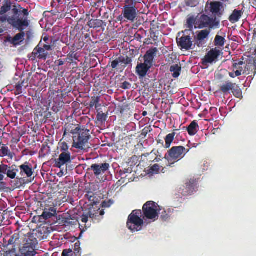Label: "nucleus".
Segmentation results:
<instances>
[{"mask_svg":"<svg viewBox=\"0 0 256 256\" xmlns=\"http://www.w3.org/2000/svg\"><path fill=\"white\" fill-rule=\"evenodd\" d=\"M4 174L0 172V182L2 181L4 178Z\"/></svg>","mask_w":256,"mask_h":256,"instance_id":"774afa93","label":"nucleus"},{"mask_svg":"<svg viewBox=\"0 0 256 256\" xmlns=\"http://www.w3.org/2000/svg\"><path fill=\"white\" fill-rule=\"evenodd\" d=\"M210 31L208 30H202L199 32L197 36L198 40L199 41L203 40L206 38L210 34Z\"/></svg>","mask_w":256,"mask_h":256,"instance_id":"79ce46f5","label":"nucleus"},{"mask_svg":"<svg viewBox=\"0 0 256 256\" xmlns=\"http://www.w3.org/2000/svg\"><path fill=\"white\" fill-rule=\"evenodd\" d=\"M133 58L134 56L132 54H130V56L126 55L125 56H121L112 62L111 66L112 69H115L120 63L124 64V68L128 65H130L132 66Z\"/></svg>","mask_w":256,"mask_h":256,"instance_id":"f8f14e48","label":"nucleus"},{"mask_svg":"<svg viewBox=\"0 0 256 256\" xmlns=\"http://www.w3.org/2000/svg\"><path fill=\"white\" fill-rule=\"evenodd\" d=\"M89 218L88 212L86 214H84L80 217V223L79 225L82 232L86 231L90 227V224L88 223Z\"/></svg>","mask_w":256,"mask_h":256,"instance_id":"a878e982","label":"nucleus"},{"mask_svg":"<svg viewBox=\"0 0 256 256\" xmlns=\"http://www.w3.org/2000/svg\"><path fill=\"white\" fill-rule=\"evenodd\" d=\"M198 16L195 17L194 16H188L186 19V26L188 28L189 30H192L194 29V26L195 28H198L196 27V24L197 23Z\"/></svg>","mask_w":256,"mask_h":256,"instance_id":"c85d7f7f","label":"nucleus"},{"mask_svg":"<svg viewBox=\"0 0 256 256\" xmlns=\"http://www.w3.org/2000/svg\"><path fill=\"white\" fill-rule=\"evenodd\" d=\"M23 83L24 82H22L21 84H18L16 85V88L18 92H22L21 90L22 89V87L23 86Z\"/></svg>","mask_w":256,"mask_h":256,"instance_id":"0e129e2a","label":"nucleus"},{"mask_svg":"<svg viewBox=\"0 0 256 256\" xmlns=\"http://www.w3.org/2000/svg\"><path fill=\"white\" fill-rule=\"evenodd\" d=\"M144 220L142 210H134L128 216L126 226L132 232L140 231L144 225Z\"/></svg>","mask_w":256,"mask_h":256,"instance_id":"f03ea898","label":"nucleus"},{"mask_svg":"<svg viewBox=\"0 0 256 256\" xmlns=\"http://www.w3.org/2000/svg\"><path fill=\"white\" fill-rule=\"evenodd\" d=\"M159 166L157 164H154L150 168V170L153 172H158L159 170Z\"/></svg>","mask_w":256,"mask_h":256,"instance_id":"e2e57ef3","label":"nucleus"},{"mask_svg":"<svg viewBox=\"0 0 256 256\" xmlns=\"http://www.w3.org/2000/svg\"><path fill=\"white\" fill-rule=\"evenodd\" d=\"M50 234V231L46 227L40 228L36 230L35 233L36 236L40 240L46 239Z\"/></svg>","mask_w":256,"mask_h":256,"instance_id":"cd10ccee","label":"nucleus"},{"mask_svg":"<svg viewBox=\"0 0 256 256\" xmlns=\"http://www.w3.org/2000/svg\"><path fill=\"white\" fill-rule=\"evenodd\" d=\"M0 16V22H7L14 28L20 32L24 30L26 28L29 26L30 21L28 19L29 12L28 9L21 6L20 5L14 6L12 12L8 14Z\"/></svg>","mask_w":256,"mask_h":256,"instance_id":"f257e3e1","label":"nucleus"},{"mask_svg":"<svg viewBox=\"0 0 256 256\" xmlns=\"http://www.w3.org/2000/svg\"><path fill=\"white\" fill-rule=\"evenodd\" d=\"M199 130V126L196 120L192 121L187 127L186 130L190 136L195 135Z\"/></svg>","mask_w":256,"mask_h":256,"instance_id":"c756f323","label":"nucleus"},{"mask_svg":"<svg viewBox=\"0 0 256 256\" xmlns=\"http://www.w3.org/2000/svg\"><path fill=\"white\" fill-rule=\"evenodd\" d=\"M71 162V154L70 152H62L58 158L55 160L54 166L60 168L62 166Z\"/></svg>","mask_w":256,"mask_h":256,"instance_id":"4468645a","label":"nucleus"},{"mask_svg":"<svg viewBox=\"0 0 256 256\" xmlns=\"http://www.w3.org/2000/svg\"><path fill=\"white\" fill-rule=\"evenodd\" d=\"M242 14V10H234L232 14L229 17V20L232 23L238 22Z\"/></svg>","mask_w":256,"mask_h":256,"instance_id":"2f4dec72","label":"nucleus"},{"mask_svg":"<svg viewBox=\"0 0 256 256\" xmlns=\"http://www.w3.org/2000/svg\"><path fill=\"white\" fill-rule=\"evenodd\" d=\"M196 27L200 29L208 28L215 29L218 28L220 26V20L210 18L205 14H202L200 16H198Z\"/></svg>","mask_w":256,"mask_h":256,"instance_id":"39448f33","label":"nucleus"},{"mask_svg":"<svg viewBox=\"0 0 256 256\" xmlns=\"http://www.w3.org/2000/svg\"><path fill=\"white\" fill-rule=\"evenodd\" d=\"M18 4H13L12 2L10 0H4L3 2L2 6L0 10V15H4L8 12L10 10H12L14 8V6H18Z\"/></svg>","mask_w":256,"mask_h":256,"instance_id":"b1692460","label":"nucleus"},{"mask_svg":"<svg viewBox=\"0 0 256 256\" xmlns=\"http://www.w3.org/2000/svg\"><path fill=\"white\" fill-rule=\"evenodd\" d=\"M178 45L180 47L181 50H190L192 46V41L190 36L183 35L179 39H176Z\"/></svg>","mask_w":256,"mask_h":256,"instance_id":"2eb2a0df","label":"nucleus"},{"mask_svg":"<svg viewBox=\"0 0 256 256\" xmlns=\"http://www.w3.org/2000/svg\"><path fill=\"white\" fill-rule=\"evenodd\" d=\"M104 24V22L101 20L95 19V20H91L88 21V26L90 28H101L102 26Z\"/></svg>","mask_w":256,"mask_h":256,"instance_id":"72a5a7b5","label":"nucleus"},{"mask_svg":"<svg viewBox=\"0 0 256 256\" xmlns=\"http://www.w3.org/2000/svg\"><path fill=\"white\" fill-rule=\"evenodd\" d=\"M86 194L85 197L89 201L94 202V200L96 198V194L92 192L90 189L85 190Z\"/></svg>","mask_w":256,"mask_h":256,"instance_id":"37998d69","label":"nucleus"},{"mask_svg":"<svg viewBox=\"0 0 256 256\" xmlns=\"http://www.w3.org/2000/svg\"><path fill=\"white\" fill-rule=\"evenodd\" d=\"M80 249V242H76L74 244V250L75 251V252L78 253V252H79Z\"/></svg>","mask_w":256,"mask_h":256,"instance_id":"680f3d73","label":"nucleus"},{"mask_svg":"<svg viewBox=\"0 0 256 256\" xmlns=\"http://www.w3.org/2000/svg\"><path fill=\"white\" fill-rule=\"evenodd\" d=\"M18 171L19 170L17 168V166L16 165H12L10 166L4 164L0 165V172L6 174L7 177L10 179L16 178L14 180L16 182L14 186L16 188H19L21 186V184L18 182L22 178L16 177Z\"/></svg>","mask_w":256,"mask_h":256,"instance_id":"6e6552de","label":"nucleus"},{"mask_svg":"<svg viewBox=\"0 0 256 256\" xmlns=\"http://www.w3.org/2000/svg\"><path fill=\"white\" fill-rule=\"evenodd\" d=\"M20 174L22 176L26 175L27 178H30L33 174L32 166L28 162H26L24 164L19 166Z\"/></svg>","mask_w":256,"mask_h":256,"instance_id":"412c9836","label":"nucleus"},{"mask_svg":"<svg viewBox=\"0 0 256 256\" xmlns=\"http://www.w3.org/2000/svg\"><path fill=\"white\" fill-rule=\"evenodd\" d=\"M210 12L212 14V18L216 20L220 18L224 14V7L220 2H214L210 4Z\"/></svg>","mask_w":256,"mask_h":256,"instance_id":"9d476101","label":"nucleus"},{"mask_svg":"<svg viewBox=\"0 0 256 256\" xmlns=\"http://www.w3.org/2000/svg\"><path fill=\"white\" fill-rule=\"evenodd\" d=\"M197 184L198 180L194 178L187 180L180 188L179 192L184 196L191 195L196 190Z\"/></svg>","mask_w":256,"mask_h":256,"instance_id":"1a4fd4ad","label":"nucleus"},{"mask_svg":"<svg viewBox=\"0 0 256 256\" xmlns=\"http://www.w3.org/2000/svg\"><path fill=\"white\" fill-rule=\"evenodd\" d=\"M185 148L182 146H176L172 147L164 156V158L168 162L174 164L184 158V152Z\"/></svg>","mask_w":256,"mask_h":256,"instance_id":"0eeeda50","label":"nucleus"},{"mask_svg":"<svg viewBox=\"0 0 256 256\" xmlns=\"http://www.w3.org/2000/svg\"><path fill=\"white\" fill-rule=\"evenodd\" d=\"M186 4L188 6L194 8L198 4V2L197 0H186Z\"/></svg>","mask_w":256,"mask_h":256,"instance_id":"8fccbe9b","label":"nucleus"},{"mask_svg":"<svg viewBox=\"0 0 256 256\" xmlns=\"http://www.w3.org/2000/svg\"><path fill=\"white\" fill-rule=\"evenodd\" d=\"M181 70L182 66L180 64L172 65L170 68L174 78H178L180 76Z\"/></svg>","mask_w":256,"mask_h":256,"instance_id":"7c9ffc66","label":"nucleus"},{"mask_svg":"<svg viewBox=\"0 0 256 256\" xmlns=\"http://www.w3.org/2000/svg\"><path fill=\"white\" fill-rule=\"evenodd\" d=\"M220 51L216 48L211 49L202 59L203 64L206 65L208 64L216 62L220 56Z\"/></svg>","mask_w":256,"mask_h":256,"instance_id":"9b49d317","label":"nucleus"},{"mask_svg":"<svg viewBox=\"0 0 256 256\" xmlns=\"http://www.w3.org/2000/svg\"><path fill=\"white\" fill-rule=\"evenodd\" d=\"M50 148L47 144H43L39 152L40 158H44L50 154Z\"/></svg>","mask_w":256,"mask_h":256,"instance_id":"473e14b6","label":"nucleus"},{"mask_svg":"<svg viewBox=\"0 0 256 256\" xmlns=\"http://www.w3.org/2000/svg\"><path fill=\"white\" fill-rule=\"evenodd\" d=\"M141 0H125L124 3L132 6H136V4L137 2H140Z\"/></svg>","mask_w":256,"mask_h":256,"instance_id":"6e6d98bb","label":"nucleus"},{"mask_svg":"<svg viewBox=\"0 0 256 256\" xmlns=\"http://www.w3.org/2000/svg\"><path fill=\"white\" fill-rule=\"evenodd\" d=\"M82 130L84 129L81 128L78 126H76L73 124H70L66 128H65L64 136H66L68 132L72 134L73 136H76L78 134H79V132Z\"/></svg>","mask_w":256,"mask_h":256,"instance_id":"bb28decb","label":"nucleus"},{"mask_svg":"<svg viewBox=\"0 0 256 256\" xmlns=\"http://www.w3.org/2000/svg\"><path fill=\"white\" fill-rule=\"evenodd\" d=\"M35 247L29 246L28 244H24L20 248L21 256H34L36 252Z\"/></svg>","mask_w":256,"mask_h":256,"instance_id":"5701e85b","label":"nucleus"},{"mask_svg":"<svg viewBox=\"0 0 256 256\" xmlns=\"http://www.w3.org/2000/svg\"><path fill=\"white\" fill-rule=\"evenodd\" d=\"M51 43L47 42V44H44L43 45V48L46 51H50L52 50V46L50 44Z\"/></svg>","mask_w":256,"mask_h":256,"instance_id":"052dcab7","label":"nucleus"},{"mask_svg":"<svg viewBox=\"0 0 256 256\" xmlns=\"http://www.w3.org/2000/svg\"><path fill=\"white\" fill-rule=\"evenodd\" d=\"M58 148L60 152H70L68 151V144L65 142H62V140H60V142L58 143Z\"/></svg>","mask_w":256,"mask_h":256,"instance_id":"c03bdc74","label":"nucleus"},{"mask_svg":"<svg viewBox=\"0 0 256 256\" xmlns=\"http://www.w3.org/2000/svg\"><path fill=\"white\" fill-rule=\"evenodd\" d=\"M170 212L164 210L160 214V218L163 221H166L170 218Z\"/></svg>","mask_w":256,"mask_h":256,"instance_id":"3c124183","label":"nucleus"},{"mask_svg":"<svg viewBox=\"0 0 256 256\" xmlns=\"http://www.w3.org/2000/svg\"><path fill=\"white\" fill-rule=\"evenodd\" d=\"M104 214V210L100 209L96 206L90 208L88 210L90 218L93 220H97L98 222L100 221L102 218V216Z\"/></svg>","mask_w":256,"mask_h":256,"instance_id":"f3484780","label":"nucleus"},{"mask_svg":"<svg viewBox=\"0 0 256 256\" xmlns=\"http://www.w3.org/2000/svg\"><path fill=\"white\" fill-rule=\"evenodd\" d=\"M6 188V183L2 181L0 182V190H4Z\"/></svg>","mask_w":256,"mask_h":256,"instance_id":"69168bd1","label":"nucleus"},{"mask_svg":"<svg viewBox=\"0 0 256 256\" xmlns=\"http://www.w3.org/2000/svg\"><path fill=\"white\" fill-rule=\"evenodd\" d=\"M65 62H67L66 60V58H65L64 60L60 59V60H56L54 63L56 66H60L64 65V63Z\"/></svg>","mask_w":256,"mask_h":256,"instance_id":"bf43d9fd","label":"nucleus"},{"mask_svg":"<svg viewBox=\"0 0 256 256\" xmlns=\"http://www.w3.org/2000/svg\"><path fill=\"white\" fill-rule=\"evenodd\" d=\"M38 239L37 237L36 238L35 234L32 233L28 236L25 244H28L29 246L36 248L38 244Z\"/></svg>","mask_w":256,"mask_h":256,"instance_id":"f704fd0d","label":"nucleus"},{"mask_svg":"<svg viewBox=\"0 0 256 256\" xmlns=\"http://www.w3.org/2000/svg\"><path fill=\"white\" fill-rule=\"evenodd\" d=\"M90 135V130L88 129L82 130L79 132V134L76 136H72V146L80 150L86 149V146L88 143Z\"/></svg>","mask_w":256,"mask_h":256,"instance_id":"423d86ee","label":"nucleus"},{"mask_svg":"<svg viewBox=\"0 0 256 256\" xmlns=\"http://www.w3.org/2000/svg\"><path fill=\"white\" fill-rule=\"evenodd\" d=\"M20 238L18 233H14V234L10 238L8 243L10 244H14Z\"/></svg>","mask_w":256,"mask_h":256,"instance_id":"603ef678","label":"nucleus"},{"mask_svg":"<svg viewBox=\"0 0 256 256\" xmlns=\"http://www.w3.org/2000/svg\"><path fill=\"white\" fill-rule=\"evenodd\" d=\"M78 59V57L77 56V53L76 51L74 50H71L67 56V58H66V60L70 64H72L74 60H77Z\"/></svg>","mask_w":256,"mask_h":256,"instance_id":"4c0bfd02","label":"nucleus"},{"mask_svg":"<svg viewBox=\"0 0 256 256\" xmlns=\"http://www.w3.org/2000/svg\"><path fill=\"white\" fill-rule=\"evenodd\" d=\"M132 172V168H124L122 170H120L119 172V174L121 176H124L126 174H131Z\"/></svg>","mask_w":256,"mask_h":256,"instance_id":"864d4df0","label":"nucleus"},{"mask_svg":"<svg viewBox=\"0 0 256 256\" xmlns=\"http://www.w3.org/2000/svg\"><path fill=\"white\" fill-rule=\"evenodd\" d=\"M107 118V115L102 112H98L96 115V120L101 123L104 122Z\"/></svg>","mask_w":256,"mask_h":256,"instance_id":"a18cd8bd","label":"nucleus"},{"mask_svg":"<svg viewBox=\"0 0 256 256\" xmlns=\"http://www.w3.org/2000/svg\"><path fill=\"white\" fill-rule=\"evenodd\" d=\"M113 202L111 200H109L108 201H104L101 204L102 208H109L112 204Z\"/></svg>","mask_w":256,"mask_h":256,"instance_id":"4d7b16f0","label":"nucleus"},{"mask_svg":"<svg viewBox=\"0 0 256 256\" xmlns=\"http://www.w3.org/2000/svg\"><path fill=\"white\" fill-rule=\"evenodd\" d=\"M56 214V210H54L50 208L48 210H44L42 216L44 219L47 220L54 216Z\"/></svg>","mask_w":256,"mask_h":256,"instance_id":"ea45409f","label":"nucleus"},{"mask_svg":"<svg viewBox=\"0 0 256 256\" xmlns=\"http://www.w3.org/2000/svg\"><path fill=\"white\" fill-rule=\"evenodd\" d=\"M244 68L243 74L248 75L252 74L254 76L256 74V60L246 61Z\"/></svg>","mask_w":256,"mask_h":256,"instance_id":"aec40b11","label":"nucleus"},{"mask_svg":"<svg viewBox=\"0 0 256 256\" xmlns=\"http://www.w3.org/2000/svg\"><path fill=\"white\" fill-rule=\"evenodd\" d=\"M48 52L44 48L36 46L32 52V56L34 58H38L39 59L46 60L47 58Z\"/></svg>","mask_w":256,"mask_h":256,"instance_id":"4be33fe9","label":"nucleus"},{"mask_svg":"<svg viewBox=\"0 0 256 256\" xmlns=\"http://www.w3.org/2000/svg\"><path fill=\"white\" fill-rule=\"evenodd\" d=\"M161 210L160 206L155 202H147L144 204L142 210L143 218L155 222L158 219Z\"/></svg>","mask_w":256,"mask_h":256,"instance_id":"7ed1b4c3","label":"nucleus"},{"mask_svg":"<svg viewBox=\"0 0 256 256\" xmlns=\"http://www.w3.org/2000/svg\"><path fill=\"white\" fill-rule=\"evenodd\" d=\"M72 250H64L62 253V256H72Z\"/></svg>","mask_w":256,"mask_h":256,"instance_id":"13d9d810","label":"nucleus"},{"mask_svg":"<svg viewBox=\"0 0 256 256\" xmlns=\"http://www.w3.org/2000/svg\"><path fill=\"white\" fill-rule=\"evenodd\" d=\"M225 38L220 36L216 35L214 38V44L216 46H223L225 42Z\"/></svg>","mask_w":256,"mask_h":256,"instance_id":"a19ab883","label":"nucleus"},{"mask_svg":"<svg viewBox=\"0 0 256 256\" xmlns=\"http://www.w3.org/2000/svg\"><path fill=\"white\" fill-rule=\"evenodd\" d=\"M10 150L8 147L3 145L2 146H0V152L2 154L1 156L4 157L8 156Z\"/></svg>","mask_w":256,"mask_h":256,"instance_id":"de8ad7c7","label":"nucleus"},{"mask_svg":"<svg viewBox=\"0 0 256 256\" xmlns=\"http://www.w3.org/2000/svg\"><path fill=\"white\" fill-rule=\"evenodd\" d=\"M231 92L232 93L233 95L237 98H242V90L236 84H235V86H233Z\"/></svg>","mask_w":256,"mask_h":256,"instance_id":"58836bf2","label":"nucleus"},{"mask_svg":"<svg viewBox=\"0 0 256 256\" xmlns=\"http://www.w3.org/2000/svg\"><path fill=\"white\" fill-rule=\"evenodd\" d=\"M245 64L242 60H237L232 62L233 72H230L229 76L232 78H234L243 74L244 70L242 66Z\"/></svg>","mask_w":256,"mask_h":256,"instance_id":"ddd939ff","label":"nucleus"},{"mask_svg":"<svg viewBox=\"0 0 256 256\" xmlns=\"http://www.w3.org/2000/svg\"><path fill=\"white\" fill-rule=\"evenodd\" d=\"M138 12L136 6L124 3L122 14L118 17L117 20L120 22H134L136 20Z\"/></svg>","mask_w":256,"mask_h":256,"instance_id":"20e7f679","label":"nucleus"},{"mask_svg":"<svg viewBox=\"0 0 256 256\" xmlns=\"http://www.w3.org/2000/svg\"><path fill=\"white\" fill-rule=\"evenodd\" d=\"M175 136V132H173L172 133L169 134L166 136V137L164 138L166 142L164 148H170L172 143L174 140Z\"/></svg>","mask_w":256,"mask_h":256,"instance_id":"c9c22d12","label":"nucleus"},{"mask_svg":"<svg viewBox=\"0 0 256 256\" xmlns=\"http://www.w3.org/2000/svg\"><path fill=\"white\" fill-rule=\"evenodd\" d=\"M132 84L130 82L125 81L122 84L120 88L124 90H128L131 88Z\"/></svg>","mask_w":256,"mask_h":256,"instance_id":"5fc2aeb1","label":"nucleus"},{"mask_svg":"<svg viewBox=\"0 0 256 256\" xmlns=\"http://www.w3.org/2000/svg\"><path fill=\"white\" fill-rule=\"evenodd\" d=\"M100 102V97L97 96H93L92 98V100L90 102L89 106L90 108H93L95 106L96 108H97V104Z\"/></svg>","mask_w":256,"mask_h":256,"instance_id":"49530a36","label":"nucleus"},{"mask_svg":"<svg viewBox=\"0 0 256 256\" xmlns=\"http://www.w3.org/2000/svg\"><path fill=\"white\" fill-rule=\"evenodd\" d=\"M4 256H22L18 254L16 252V249L12 248L10 250L6 251L4 254Z\"/></svg>","mask_w":256,"mask_h":256,"instance_id":"09e8293b","label":"nucleus"},{"mask_svg":"<svg viewBox=\"0 0 256 256\" xmlns=\"http://www.w3.org/2000/svg\"><path fill=\"white\" fill-rule=\"evenodd\" d=\"M20 32V33L16 34L12 39V43L14 45H17L20 44V42L22 40L25 35L24 32Z\"/></svg>","mask_w":256,"mask_h":256,"instance_id":"e433bc0d","label":"nucleus"},{"mask_svg":"<svg viewBox=\"0 0 256 256\" xmlns=\"http://www.w3.org/2000/svg\"><path fill=\"white\" fill-rule=\"evenodd\" d=\"M158 52V50L156 48H152L149 50H148L145 55L144 56V62L150 64V66H152V63L154 62V57L156 56V53Z\"/></svg>","mask_w":256,"mask_h":256,"instance_id":"6ab92c4d","label":"nucleus"},{"mask_svg":"<svg viewBox=\"0 0 256 256\" xmlns=\"http://www.w3.org/2000/svg\"><path fill=\"white\" fill-rule=\"evenodd\" d=\"M110 167V164L108 163H104L100 164H92L88 170H92L94 174L96 176H98L108 170Z\"/></svg>","mask_w":256,"mask_h":256,"instance_id":"dca6fc26","label":"nucleus"},{"mask_svg":"<svg viewBox=\"0 0 256 256\" xmlns=\"http://www.w3.org/2000/svg\"><path fill=\"white\" fill-rule=\"evenodd\" d=\"M236 83L228 80L220 86V90L224 94H230Z\"/></svg>","mask_w":256,"mask_h":256,"instance_id":"393cba45","label":"nucleus"},{"mask_svg":"<svg viewBox=\"0 0 256 256\" xmlns=\"http://www.w3.org/2000/svg\"><path fill=\"white\" fill-rule=\"evenodd\" d=\"M44 41L46 42V44H47V42H50V43H52V40H50L48 36H46L44 38Z\"/></svg>","mask_w":256,"mask_h":256,"instance_id":"338daca9","label":"nucleus"},{"mask_svg":"<svg viewBox=\"0 0 256 256\" xmlns=\"http://www.w3.org/2000/svg\"><path fill=\"white\" fill-rule=\"evenodd\" d=\"M151 67V66L144 62V63L138 64L136 67V72L139 78L145 77Z\"/></svg>","mask_w":256,"mask_h":256,"instance_id":"a211bd4d","label":"nucleus"}]
</instances>
